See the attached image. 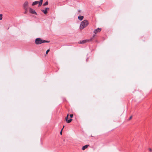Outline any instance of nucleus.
Listing matches in <instances>:
<instances>
[{"label":"nucleus","instance_id":"nucleus-1","mask_svg":"<svg viewBox=\"0 0 152 152\" xmlns=\"http://www.w3.org/2000/svg\"><path fill=\"white\" fill-rule=\"evenodd\" d=\"M49 41L42 39L40 38H37L35 39V43L36 45H39L45 42H49Z\"/></svg>","mask_w":152,"mask_h":152},{"label":"nucleus","instance_id":"nucleus-2","mask_svg":"<svg viewBox=\"0 0 152 152\" xmlns=\"http://www.w3.org/2000/svg\"><path fill=\"white\" fill-rule=\"evenodd\" d=\"M88 24V21L86 20H84L82 21L80 25V28L82 29L86 27Z\"/></svg>","mask_w":152,"mask_h":152},{"label":"nucleus","instance_id":"nucleus-3","mask_svg":"<svg viewBox=\"0 0 152 152\" xmlns=\"http://www.w3.org/2000/svg\"><path fill=\"white\" fill-rule=\"evenodd\" d=\"M29 3L28 1H26L23 4V8L24 10H28L29 9L28 7Z\"/></svg>","mask_w":152,"mask_h":152},{"label":"nucleus","instance_id":"nucleus-4","mask_svg":"<svg viewBox=\"0 0 152 152\" xmlns=\"http://www.w3.org/2000/svg\"><path fill=\"white\" fill-rule=\"evenodd\" d=\"M29 11L32 14H35L36 15L37 14V13L35 12V10H33L30 7L29 8Z\"/></svg>","mask_w":152,"mask_h":152},{"label":"nucleus","instance_id":"nucleus-5","mask_svg":"<svg viewBox=\"0 0 152 152\" xmlns=\"http://www.w3.org/2000/svg\"><path fill=\"white\" fill-rule=\"evenodd\" d=\"M101 28H97L95 29L94 30V33L95 34H96L98 33V32H100L101 31Z\"/></svg>","mask_w":152,"mask_h":152},{"label":"nucleus","instance_id":"nucleus-6","mask_svg":"<svg viewBox=\"0 0 152 152\" xmlns=\"http://www.w3.org/2000/svg\"><path fill=\"white\" fill-rule=\"evenodd\" d=\"M69 114H68L67 115V116L66 118H65V120L67 122V123H70L71 121H72V119H70L69 120H68V117L69 116Z\"/></svg>","mask_w":152,"mask_h":152},{"label":"nucleus","instance_id":"nucleus-7","mask_svg":"<svg viewBox=\"0 0 152 152\" xmlns=\"http://www.w3.org/2000/svg\"><path fill=\"white\" fill-rule=\"evenodd\" d=\"M89 41H90V40H83L81 41H80V43L81 44H83L85 43H86V42H89Z\"/></svg>","mask_w":152,"mask_h":152},{"label":"nucleus","instance_id":"nucleus-8","mask_svg":"<svg viewBox=\"0 0 152 152\" xmlns=\"http://www.w3.org/2000/svg\"><path fill=\"white\" fill-rule=\"evenodd\" d=\"M84 17L83 16H79L78 17V19L80 20H82L83 19Z\"/></svg>","mask_w":152,"mask_h":152},{"label":"nucleus","instance_id":"nucleus-9","mask_svg":"<svg viewBox=\"0 0 152 152\" xmlns=\"http://www.w3.org/2000/svg\"><path fill=\"white\" fill-rule=\"evenodd\" d=\"M39 2L37 1H34L32 3V6L35 5L37 4L38 3H39Z\"/></svg>","mask_w":152,"mask_h":152},{"label":"nucleus","instance_id":"nucleus-10","mask_svg":"<svg viewBox=\"0 0 152 152\" xmlns=\"http://www.w3.org/2000/svg\"><path fill=\"white\" fill-rule=\"evenodd\" d=\"M88 146H89V145H86L84 146H83V147L82 148V150H85L86 148H87V147H88Z\"/></svg>","mask_w":152,"mask_h":152},{"label":"nucleus","instance_id":"nucleus-11","mask_svg":"<svg viewBox=\"0 0 152 152\" xmlns=\"http://www.w3.org/2000/svg\"><path fill=\"white\" fill-rule=\"evenodd\" d=\"M45 14H46L48 12H47V10H41Z\"/></svg>","mask_w":152,"mask_h":152},{"label":"nucleus","instance_id":"nucleus-12","mask_svg":"<svg viewBox=\"0 0 152 152\" xmlns=\"http://www.w3.org/2000/svg\"><path fill=\"white\" fill-rule=\"evenodd\" d=\"M48 1H46L44 4H43V6H46L48 4Z\"/></svg>","mask_w":152,"mask_h":152},{"label":"nucleus","instance_id":"nucleus-13","mask_svg":"<svg viewBox=\"0 0 152 152\" xmlns=\"http://www.w3.org/2000/svg\"><path fill=\"white\" fill-rule=\"evenodd\" d=\"M25 12H24V13L25 14H27V13L28 10H24Z\"/></svg>","mask_w":152,"mask_h":152},{"label":"nucleus","instance_id":"nucleus-14","mask_svg":"<svg viewBox=\"0 0 152 152\" xmlns=\"http://www.w3.org/2000/svg\"><path fill=\"white\" fill-rule=\"evenodd\" d=\"M2 15H3L1 14H0V20H1L2 19Z\"/></svg>","mask_w":152,"mask_h":152},{"label":"nucleus","instance_id":"nucleus-15","mask_svg":"<svg viewBox=\"0 0 152 152\" xmlns=\"http://www.w3.org/2000/svg\"><path fill=\"white\" fill-rule=\"evenodd\" d=\"M64 126L63 128L61 130V131L60 132V134L61 135H62V131L63 130V129L64 128Z\"/></svg>","mask_w":152,"mask_h":152},{"label":"nucleus","instance_id":"nucleus-16","mask_svg":"<svg viewBox=\"0 0 152 152\" xmlns=\"http://www.w3.org/2000/svg\"><path fill=\"white\" fill-rule=\"evenodd\" d=\"M50 51V50L49 49H48V50L46 51V54H47L48 53V52H49Z\"/></svg>","mask_w":152,"mask_h":152},{"label":"nucleus","instance_id":"nucleus-17","mask_svg":"<svg viewBox=\"0 0 152 152\" xmlns=\"http://www.w3.org/2000/svg\"><path fill=\"white\" fill-rule=\"evenodd\" d=\"M42 2H43V0H40L39 3L42 4Z\"/></svg>","mask_w":152,"mask_h":152},{"label":"nucleus","instance_id":"nucleus-18","mask_svg":"<svg viewBox=\"0 0 152 152\" xmlns=\"http://www.w3.org/2000/svg\"><path fill=\"white\" fill-rule=\"evenodd\" d=\"M73 115L72 114H70V116L71 117V118H72L73 117Z\"/></svg>","mask_w":152,"mask_h":152},{"label":"nucleus","instance_id":"nucleus-19","mask_svg":"<svg viewBox=\"0 0 152 152\" xmlns=\"http://www.w3.org/2000/svg\"><path fill=\"white\" fill-rule=\"evenodd\" d=\"M39 7H40V6H41V5H42V4L39 3Z\"/></svg>","mask_w":152,"mask_h":152},{"label":"nucleus","instance_id":"nucleus-20","mask_svg":"<svg viewBox=\"0 0 152 152\" xmlns=\"http://www.w3.org/2000/svg\"><path fill=\"white\" fill-rule=\"evenodd\" d=\"M149 150L150 152H151L152 151V150L151 148H149Z\"/></svg>","mask_w":152,"mask_h":152},{"label":"nucleus","instance_id":"nucleus-21","mask_svg":"<svg viewBox=\"0 0 152 152\" xmlns=\"http://www.w3.org/2000/svg\"><path fill=\"white\" fill-rule=\"evenodd\" d=\"M49 9V8H48V7H47V8H46L45 9V10H48Z\"/></svg>","mask_w":152,"mask_h":152},{"label":"nucleus","instance_id":"nucleus-22","mask_svg":"<svg viewBox=\"0 0 152 152\" xmlns=\"http://www.w3.org/2000/svg\"><path fill=\"white\" fill-rule=\"evenodd\" d=\"M132 116H131L130 117V118H129V120H130L131 119H132Z\"/></svg>","mask_w":152,"mask_h":152},{"label":"nucleus","instance_id":"nucleus-23","mask_svg":"<svg viewBox=\"0 0 152 152\" xmlns=\"http://www.w3.org/2000/svg\"><path fill=\"white\" fill-rule=\"evenodd\" d=\"M80 11H80V10H78V12H80Z\"/></svg>","mask_w":152,"mask_h":152},{"label":"nucleus","instance_id":"nucleus-24","mask_svg":"<svg viewBox=\"0 0 152 152\" xmlns=\"http://www.w3.org/2000/svg\"><path fill=\"white\" fill-rule=\"evenodd\" d=\"M95 36V35H94H94H93V37H94V36Z\"/></svg>","mask_w":152,"mask_h":152},{"label":"nucleus","instance_id":"nucleus-25","mask_svg":"<svg viewBox=\"0 0 152 152\" xmlns=\"http://www.w3.org/2000/svg\"><path fill=\"white\" fill-rule=\"evenodd\" d=\"M91 40H92V39H90V41H91Z\"/></svg>","mask_w":152,"mask_h":152}]
</instances>
